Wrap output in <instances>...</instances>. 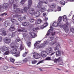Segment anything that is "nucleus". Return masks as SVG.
Instances as JSON below:
<instances>
[{"mask_svg": "<svg viewBox=\"0 0 74 74\" xmlns=\"http://www.w3.org/2000/svg\"><path fill=\"white\" fill-rule=\"evenodd\" d=\"M42 21L40 19H38V22L37 23V24H40V23H41Z\"/></svg>", "mask_w": 74, "mask_h": 74, "instance_id": "obj_31", "label": "nucleus"}, {"mask_svg": "<svg viewBox=\"0 0 74 74\" xmlns=\"http://www.w3.org/2000/svg\"><path fill=\"white\" fill-rule=\"evenodd\" d=\"M17 6L16 4H14L13 5L14 11L15 13H17V14H21L23 12V9H20L19 8H16Z\"/></svg>", "mask_w": 74, "mask_h": 74, "instance_id": "obj_4", "label": "nucleus"}, {"mask_svg": "<svg viewBox=\"0 0 74 74\" xmlns=\"http://www.w3.org/2000/svg\"><path fill=\"white\" fill-rule=\"evenodd\" d=\"M70 30L71 32H72V33H74V29L73 27H71L70 28Z\"/></svg>", "mask_w": 74, "mask_h": 74, "instance_id": "obj_29", "label": "nucleus"}, {"mask_svg": "<svg viewBox=\"0 0 74 74\" xmlns=\"http://www.w3.org/2000/svg\"><path fill=\"white\" fill-rule=\"evenodd\" d=\"M21 41V40L19 38H17L16 40V42H19V41Z\"/></svg>", "mask_w": 74, "mask_h": 74, "instance_id": "obj_46", "label": "nucleus"}, {"mask_svg": "<svg viewBox=\"0 0 74 74\" xmlns=\"http://www.w3.org/2000/svg\"><path fill=\"white\" fill-rule=\"evenodd\" d=\"M37 61L36 60H34L32 62V64H36V63H37Z\"/></svg>", "mask_w": 74, "mask_h": 74, "instance_id": "obj_37", "label": "nucleus"}, {"mask_svg": "<svg viewBox=\"0 0 74 74\" xmlns=\"http://www.w3.org/2000/svg\"><path fill=\"white\" fill-rule=\"evenodd\" d=\"M25 2H26V0H22L21 2V4L23 5L24 4V3Z\"/></svg>", "mask_w": 74, "mask_h": 74, "instance_id": "obj_34", "label": "nucleus"}, {"mask_svg": "<svg viewBox=\"0 0 74 74\" xmlns=\"http://www.w3.org/2000/svg\"><path fill=\"white\" fill-rule=\"evenodd\" d=\"M42 61H39L38 63H37L36 64L37 65H38V64H40V63H42Z\"/></svg>", "mask_w": 74, "mask_h": 74, "instance_id": "obj_51", "label": "nucleus"}, {"mask_svg": "<svg viewBox=\"0 0 74 74\" xmlns=\"http://www.w3.org/2000/svg\"><path fill=\"white\" fill-rule=\"evenodd\" d=\"M8 3H5L3 4L2 6V8L3 9H6V8H8Z\"/></svg>", "mask_w": 74, "mask_h": 74, "instance_id": "obj_10", "label": "nucleus"}, {"mask_svg": "<svg viewBox=\"0 0 74 74\" xmlns=\"http://www.w3.org/2000/svg\"><path fill=\"white\" fill-rule=\"evenodd\" d=\"M27 7H25L24 9V10L25 13H26L27 11Z\"/></svg>", "mask_w": 74, "mask_h": 74, "instance_id": "obj_33", "label": "nucleus"}, {"mask_svg": "<svg viewBox=\"0 0 74 74\" xmlns=\"http://www.w3.org/2000/svg\"><path fill=\"white\" fill-rule=\"evenodd\" d=\"M10 47L11 48H14L11 50V53L12 54H16L17 52V48H18V46H15V44L12 43L10 44Z\"/></svg>", "mask_w": 74, "mask_h": 74, "instance_id": "obj_3", "label": "nucleus"}, {"mask_svg": "<svg viewBox=\"0 0 74 74\" xmlns=\"http://www.w3.org/2000/svg\"><path fill=\"white\" fill-rule=\"evenodd\" d=\"M63 21L64 22H66V23L67 24H68V23H69L67 22V21H68L67 18H63Z\"/></svg>", "mask_w": 74, "mask_h": 74, "instance_id": "obj_26", "label": "nucleus"}, {"mask_svg": "<svg viewBox=\"0 0 74 74\" xmlns=\"http://www.w3.org/2000/svg\"><path fill=\"white\" fill-rule=\"evenodd\" d=\"M22 25L23 26H28L29 25L30 23L29 22H25L22 23Z\"/></svg>", "mask_w": 74, "mask_h": 74, "instance_id": "obj_14", "label": "nucleus"}, {"mask_svg": "<svg viewBox=\"0 0 74 74\" xmlns=\"http://www.w3.org/2000/svg\"><path fill=\"white\" fill-rule=\"evenodd\" d=\"M56 58H55V60L54 61V62H58V63H59L60 62V57H59L58 58V59H56Z\"/></svg>", "mask_w": 74, "mask_h": 74, "instance_id": "obj_19", "label": "nucleus"}, {"mask_svg": "<svg viewBox=\"0 0 74 74\" xmlns=\"http://www.w3.org/2000/svg\"><path fill=\"white\" fill-rule=\"evenodd\" d=\"M10 62H12V63H14L15 60L14 59V58H10Z\"/></svg>", "mask_w": 74, "mask_h": 74, "instance_id": "obj_30", "label": "nucleus"}, {"mask_svg": "<svg viewBox=\"0 0 74 74\" xmlns=\"http://www.w3.org/2000/svg\"><path fill=\"white\" fill-rule=\"evenodd\" d=\"M55 33H56L55 32H51V34L52 36H54L55 34Z\"/></svg>", "mask_w": 74, "mask_h": 74, "instance_id": "obj_47", "label": "nucleus"}, {"mask_svg": "<svg viewBox=\"0 0 74 74\" xmlns=\"http://www.w3.org/2000/svg\"><path fill=\"white\" fill-rule=\"evenodd\" d=\"M63 27H64V29L65 32L66 33L69 32V29H68V26L67 25H64L63 26Z\"/></svg>", "mask_w": 74, "mask_h": 74, "instance_id": "obj_16", "label": "nucleus"}, {"mask_svg": "<svg viewBox=\"0 0 74 74\" xmlns=\"http://www.w3.org/2000/svg\"><path fill=\"white\" fill-rule=\"evenodd\" d=\"M15 19H11V21L13 23H14V21H13V20H14Z\"/></svg>", "mask_w": 74, "mask_h": 74, "instance_id": "obj_57", "label": "nucleus"}, {"mask_svg": "<svg viewBox=\"0 0 74 74\" xmlns=\"http://www.w3.org/2000/svg\"><path fill=\"white\" fill-rule=\"evenodd\" d=\"M32 29L33 31H35V30H38V28H33Z\"/></svg>", "mask_w": 74, "mask_h": 74, "instance_id": "obj_49", "label": "nucleus"}, {"mask_svg": "<svg viewBox=\"0 0 74 74\" xmlns=\"http://www.w3.org/2000/svg\"><path fill=\"white\" fill-rule=\"evenodd\" d=\"M20 53L19 52H18L15 55V56H16V57H18L19 56H20L19 55V54Z\"/></svg>", "mask_w": 74, "mask_h": 74, "instance_id": "obj_35", "label": "nucleus"}, {"mask_svg": "<svg viewBox=\"0 0 74 74\" xmlns=\"http://www.w3.org/2000/svg\"><path fill=\"white\" fill-rule=\"evenodd\" d=\"M29 34L31 38H35L37 36L36 34L34 33H29Z\"/></svg>", "mask_w": 74, "mask_h": 74, "instance_id": "obj_13", "label": "nucleus"}, {"mask_svg": "<svg viewBox=\"0 0 74 74\" xmlns=\"http://www.w3.org/2000/svg\"><path fill=\"white\" fill-rule=\"evenodd\" d=\"M40 2L38 3V5H37V7L38 8H40L39 11L41 12H43L45 11V8L44 7L42 8V4L45 3V4H47V0H39Z\"/></svg>", "mask_w": 74, "mask_h": 74, "instance_id": "obj_1", "label": "nucleus"}, {"mask_svg": "<svg viewBox=\"0 0 74 74\" xmlns=\"http://www.w3.org/2000/svg\"><path fill=\"white\" fill-rule=\"evenodd\" d=\"M63 19H66L67 18V17L66 16L64 15L63 16Z\"/></svg>", "mask_w": 74, "mask_h": 74, "instance_id": "obj_55", "label": "nucleus"}, {"mask_svg": "<svg viewBox=\"0 0 74 74\" xmlns=\"http://www.w3.org/2000/svg\"><path fill=\"white\" fill-rule=\"evenodd\" d=\"M54 53H55V52L54 53H51L50 54V56H52V55H53V54H54Z\"/></svg>", "mask_w": 74, "mask_h": 74, "instance_id": "obj_63", "label": "nucleus"}, {"mask_svg": "<svg viewBox=\"0 0 74 74\" xmlns=\"http://www.w3.org/2000/svg\"><path fill=\"white\" fill-rule=\"evenodd\" d=\"M44 21L46 22L48 21V17H45V19L44 20Z\"/></svg>", "mask_w": 74, "mask_h": 74, "instance_id": "obj_53", "label": "nucleus"}, {"mask_svg": "<svg viewBox=\"0 0 74 74\" xmlns=\"http://www.w3.org/2000/svg\"><path fill=\"white\" fill-rule=\"evenodd\" d=\"M23 19H26V17H25V16H24L23 17Z\"/></svg>", "mask_w": 74, "mask_h": 74, "instance_id": "obj_64", "label": "nucleus"}, {"mask_svg": "<svg viewBox=\"0 0 74 74\" xmlns=\"http://www.w3.org/2000/svg\"><path fill=\"white\" fill-rule=\"evenodd\" d=\"M7 15V13H4L3 14H1V15L2 16H3V15Z\"/></svg>", "mask_w": 74, "mask_h": 74, "instance_id": "obj_50", "label": "nucleus"}, {"mask_svg": "<svg viewBox=\"0 0 74 74\" xmlns=\"http://www.w3.org/2000/svg\"><path fill=\"white\" fill-rule=\"evenodd\" d=\"M33 54L34 55H33V57L34 58L36 59H38L40 58V56L39 54H38L37 53H33Z\"/></svg>", "mask_w": 74, "mask_h": 74, "instance_id": "obj_5", "label": "nucleus"}, {"mask_svg": "<svg viewBox=\"0 0 74 74\" xmlns=\"http://www.w3.org/2000/svg\"><path fill=\"white\" fill-rule=\"evenodd\" d=\"M29 22H33L34 21V20L33 18H31L29 19Z\"/></svg>", "mask_w": 74, "mask_h": 74, "instance_id": "obj_41", "label": "nucleus"}, {"mask_svg": "<svg viewBox=\"0 0 74 74\" xmlns=\"http://www.w3.org/2000/svg\"><path fill=\"white\" fill-rule=\"evenodd\" d=\"M58 23L55 22H54L53 23L52 26L53 27H56L57 26H58Z\"/></svg>", "mask_w": 74, "mask_h": 74, "instance_id": "obj_22", "label": "nucleus"}, {"mask_svg": "<svg viewBox=\"0 0 74 74\" xmlns=\"http://www.w3.org/2000/svg\"><path fill=\"white\" fill-rule=\"evenodd\" d=\"M58 49H59V47H58V46L56 47L54 49V50H55V51H56V50H58Z\"/></svg>", "mask_w": 74, "mask_h": 74, "instance_id": "obj_48", "label": "nucleus"}, {"mask_svg": "<svg viewBox=\"0 0 74 74\" xmlns=\"http://www.w3.org/2000/svg\"><path fill=\"white\" fill-rule=\"evenodd\" d=\"M60 4H61L62 5H64L65 4V2L63 1H61L60 2Z\"/></svg>", "mask_w": 74, "mask_h": 74, "instance_id": "obj_25", "label": "nucleus"}, {"mask_svg": "<svg viewBox=\"0 0 74 74\" xmlns=\"http://www.w3.org/2000/svg\"><path fill=\"white\" fill-rule=\"evenodd\" d=\"M10 68H13V69H14L15 67L12 66H9Z\"/></svg>", "mask_w": 74, "mask_h": 74, "instance_id": "obj_59", "label": "nucleus"}, {"mask_svg": "<svg viewBox=\"0 0 74 74\" xmlns=\"http://www.w3.org/2000/svg\"><path fill=\"white\" fill-rule=\"evenodd\" d=\"M10 23H8L7 22H6L4 24V25L6 27H7L8 26L10 25Z\"/></svg>", "mask_w": 74, "mask_h": 74, "instance_id": "obj_27", "label": "nucleus"}, {"mask_svg": "<svg viewBox=\"0 0 74 74\" xmlns=\"http://www.w3.org/2000/svg\"><path fill=\"white\" fill-rule=\"evenodd\" d=\"M14 18H15V17H18V20L20 22H21L22 21V18L21 17V16H19L18 15H14L13 16Z\"/></svg>", "mask_w": 74, "mask_h": 74, "instance_id": "obj_9", "label": "nucleus"}, {"mask_svg": "<svg viewBox=\"0 0 74 74\" xmlns=\"http://www.w3.org/2000/svg\"><path fill=\"white\" fill-rule=\"evenodd\" d=\"M48 53H47L46 51H44L42 52L41 54V56L42 58H44L45 57H46L48 55Z\"/></svg>", "mask_w": 74, "mask_h": 74, "instance_id": "obj_8", "label": "nucleus"}, {"mask_svg": "<svg viewBox=\"0 0 74 74\" xmlns=\"http://www.w3.org/2000/svg\"><path fill=\"white\" fill-rule=\"evenodd\" d=\"M56 43V41L54 40L53 41L51 42V45H54Z\"/></svg>", "mask_w": 74, "mask_h": 74, "instance_id": "obj_39", "label": "nucleus"}, {"mask_svg": "<svg viewBox=\"0 0 74 74\" xmlns=\"http://www.w3.org/2000/svg\"><path fill=\"white\" fill-rule=\"evenodd\" d=\"M62 16H60L58 18V22H59V23H60L61 22H62Z\"/></svg>", "mask_w": 74, "mask_h": 74, "instance_id": "obj_32", "label": "nucleus"}, {"mask_svg": "<svg viewBox=\"0 0 74 74\" xmlns=\"http://www.w3.org/2000/svg\"><path fill=\"white\" fill-rule=\"evenodd\" d=\"M40 42H41V41H40L36 42V43L34 45V47L37 48H40V46L37 45V44H40Z\"/></svg>", "mask_w": 74, "mask_h": 74, "instance_id": "obj_11", "label": "nucleus"}, {"mask_svg": "<svg viewBox=\"0 0 74 74\" xmlns=\"http://www.w3.org/2000/svg\"><path fill=\"white\" fill-rule=\"evenodd\" d=\"M28 12L29 13L31 14V15H34L36 17H39L41 15L40 13L39 12L37 11V12H35L34 9L32 8L29 9Z\"/></svg>", "mask_w": 74, "mask_h": 74, "instance_id": "obj_2", "label": "nucleus"}, {"mask_svg": "<svg viewBox=\"0 0 74 74\" xmlns=\"http://www.w3.org/2000/svg\"><path fill=\"white\" fill-rule=\"evenodd\" d=\"M2 49L3 51H7V50H8L9 49V47L3 46L2 48Z\"/></svg>", "mask_w": 74, "mask_h": 74, "instance_id": "obj_20", "label": "nucleus"}, {"mask_svg": "<svg viewBox=\"0 0 74 74\" xmlns=\"http://www.w3.org/2000/svg\"><path fill=\"white\" fill-rule=\"evenodd\" d=\"M15 30V28L14 27H12V25L10 28L9 29V30L10 31V32H13V31H14Z\"/></svg>", "mask_w": 74, "mask_h": 74, "instance_id": "obj_15", "label": "nucleus"}, {"mask_svg": "<svg viewBox=\"0 0 74 74\" xmlns=\"http://www.w3.org/2000/svg\"><path fill=\"white\" fill-rule=\"evenodd\" d=\"M44 25H45V26H44L43 27H42V26H44L43 25L41 27V28L42 29H43L44 28H45V27H47V26H48V23H45Z\"/></svg>", "mask_w": 74, "mask_h": 74, "instance_id": "obj_23", "label": "nucleus"}, {"mask_svg": "<svg viewBox=\"0 0 74 74\" xmlns=\"http://www.w3.org/2000/svg\"><path fill=\"white\" fill-rule=\"evenodd\" d=\"M8 68V67H7V66H4L3 67V70H6Z\"/></svg>", "mask_w": 74, "mask_h": 74, "instance_id": "obj_45", "label": "nucleus"}, {"mask_svg": "<svg viewBox=\"0 0 74 74\" xmlns=\"http://www.w3.org/2000/svg\"><path fill=\"white\" fill-rule=\"evenodd\" d=\"M29 52H25V53H24L23 54V57H25L26 55H27L28 53Z\"/></svg>", "mask_w": 74, "mask_h": 74, "instance_id": "obj_28", "label": "nucleus"}, {"mask_svg": "<svg viewBox=\"0 0 74 74\" xmlns=\"http://www.w3.org/2000/svg\"><path fill=\"white\" fill-rule=\"evenodd\" d=\"M9 53H10V51L8 50L6 51L4 53V55H9Z\"/></svg>", "mask_w": 74, "mask_h": 74, "instance_id": "obj_24", "label": "nucleus"}, {"mask_svg": "<svg viewBox=\"0 0 74 74\" xmlns=\"http://www.w3.org/2000/svg\"><path fill=\"white\" fill-rule=\"evenodd\" d=\"M57 9L58 11H61V7H58Z\"/></svg>", "mask_w": 74, "mask_h": 74, "instance_id": "obj_43", "label": "nucleus"}, {"mask_svg": "<svg viewBox=\"0 0 74 74\" xmlns=\"http://www.w3.org/2000/svg\"><path fill=\"white\" fill-rule=\"evenodd\" d=\"M51 57H47L45 59L46 60H51Z\"/></svg>", "mask_w": 74, "mask_h": 74, "instance_id": "obj_38", "label": "nucleus"}, {"mask_svg": "<svg viewBox=\"0 0 74 74\" xmlns=\"http://www.w3.org/2000/svg\"><path fill=\"white\" fill-rule=\"evenodd\" d=\"M56 56H59L61 55V52L59 51H57L56 52Z\"/></svg>", "mask_w": 74, "mask_h": 74, "instance_id": "obj_18", "label": "nucleus"}, {"mask_svg": "<svg viewBox=\"0 0 74 74\" xmlns=\"http://www.w3.org/2000/svg\"><path fill=\"white\" fill-rule=\"evenodd\" d=\"M74 15H73V17L72 19V22H73V23H74Z\"/></svg>", "mask_w": 74, "mask_h": 74, "instance_id": "obj_52", "label": "nucleus"}, {"mask_svg": "<svg viewBox=\"0 0 74 74\" xmlns=\"http://www.w3.org/2000/svg\"><path fill=\"white\" fill-rule=\"evenodd\" d=\"M43 15L44 16H45V15H46V13H43Z\"/></svg>", "mask_w": 74, "mask_h": 74, "instance_id": "obj_60", "label": "nucleus"}, {"mask_svg": "<svg viewBox=\"0 0 74 74\" xmlns=\"http://www.w3.org/2000/svg\"><path fill=\"white\" fill-rule=\"evenodd\" d=\"M23 62L24 63L25 62H28V60L27 58H25L24 60H23Z\"/></svg>", "mask_w": 74, "mask_h": 74, "instance_id": "obj_40", "label": "nucleus"}, {"mask_svg": "<svg viewBox=\"0 0 74 74\" xmlns=\"http://www.w3.org/2000/svg\"><path fill=\"white\" fill-rule=\"evenodd\" d=\"M31 44V42H29L27 43V45H28V46L29 47H30V46Z\"/></svg>", "mask_w": 74, "mask_h": 74, "instance_id": "obj_44", "label": "nucleus"}, {"mask_svg": "<svg viewBox=\"0 0 74 74\" xmlns=\"http://www.w3.org/2000/svg\"><path fill=\"white\" fill-rule=\"evenodd\" d=\"M28 8H29L30 7H31V5H32V0H28Z\"/></svg>", "mask_w": 74, "mask_h": 74, "instance_id": "obj_17", "label": "nucleus"}, {"mask_svg": "<svg viewBox=\"0 0 74 74\" xmlns=\"http://www.w3.org/2000/svg\"><path fill=\"white\" fill-rule=\"evenodd\" d=\"M15 36V34L14 33H13L12 35V37H14Z\"/></svg>", "mask_w": 74, "mask_h": 74, "instance_id": "obj_56", "label": "nucleus"}, {"mask_svg": "<svg viewBox=\"0 0 74 74\" xmlns=\"http://www.w3.org/2000/svg\"><path fill=\"white\" fill-rule=\"evenodd\" d=\"M52 49L51 47L48 48L46 49V52H47L49 53L52 52Z\"/></svg>", "mask_w": 74, "mask_h": 74, "instance_id": "obj_12", "label": "nucleus"}, {"mask_svg": "<svg viewBox=\"0 0 74 74\" xmlns=\"http://www.w3.org/2000/svg\"><path fill=\"white\" fill-rule=\"evenodd\" d=\"M54 40V37H50V41H52Z\"/></svg>", "mask_w": 74, "mask_h": 74, "instance_id": "obj_42", "label": "nucleus"}, {"mask_svg": "<svg viewBox=\"0 0 74 74\" xmlns=\"http://www.w3.org/2000/svg\"><path fill=\"white\" fill-rule=\"evenodd\" d=\"M2 41V37L0 36V42H1Z\"/></svg>", "mask_w": 74, "mask_h": 74, "instance_id": "obj_58", "label": "nucleus"}, {"mask_svg": "<svg viewBox=\"0 0 74 74\" xmlns=\"http://www.w3.org/2000/svg\"><path fill=\"white\" fill-rule=\"evenodd\" d=\"M51 8H55L56 7V5L55 4L53 3L50 5Z\"/></svg>", "mask_w": 74, "mask_h": 74, "instance_id": "obj_21", "label": "nucleus"}, {"mask_svg": "<svg viewBox=\"0 0 74 74\" xmlns=\"http://www.w3.org/2000/svg\"><path fill=\"white\" fill-rule=\"evenodd\" d=\"M3 41L6 44H9L10 43L11 39H9L7 37H6L3 39Z\"/></svg>", "mask_w": 74, "mask_h": 74, "instance_id": "obj_6", "label": "nucleus"}, {"mask_svg": "<svg viewBox=\"0 0 74 74\" xmlns=\"http://www.w3.org/2000/svg\"><path fill=\"white\" fill-rule=\"evenodd\" d=\"M50 30H51V29H49V30L48 32H47L46 34V35L47 36H49L51 33V32H50Z\"/></svg>", "mask_w": 74, "mask_h": 74, "instance_id": "obj_36", "label": "nucleus"}, {"mask_svg": "<svg viewBox=\"0 0 74 74\" xmlns=\"http://www.w3.org/2000/svg\"><path fill=\"white\" fill-rule=\"evenodd\" d=\"M38 69H39L40 70V71H42L43 70H42V69H41V68H39Z\"/></svg>", "mask_w": 74, "mask_h": 74, "instance_id": "obj_61", "label": "nucleus"}, {"mask_svg": "<svg viewBox=\"0 0 74 74\" xmlns=\"http://www.w3.org/2000/svg\"><path fill=\"white\" fill-rule=\"evenodd\" d=\"M68 1H74V0H67Z\"/></svg>", "mask_w": 74, "mask_h": 74, "instance_id": "obj_62", "label": "nucleus"}, {"mask_svg": "<svg viewBox=\"0 0 74 74\" xmlns=\"http://www.w3.org/2000/svg\"><path fill=\"white\" fill-rule=\"evenodd\" d=\"M1 32H2V33H0L1 35L2 36H5L7 35V33L6 31L3 29H1L0 30Z\"/></svg>", "mask_w": 74, "mask_h": 74, "instance_id": "obj_7", "label": "nucleus"}, {"mask_svg": "<svg viewBox=\"0 0 74 74\" xmlns=\"http://www.w3.org/2000/svg\"><path fill=\"white\" fill-rule=\"evenodd\" d=\"M18 32H23V30L21 29H18L17 30Z\"/></svg>", "mask_w": 74, "mask_h": 74, "instance_id": "obj_54", "label": "nucleus"}]
</instances>
